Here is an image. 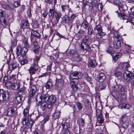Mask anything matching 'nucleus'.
Returning a JSON list of instances; mask_svg holds the SVG:
<instances>
[{"mask_svg":"<svg viewBox=\"0 0 134 134\" xmlns=\"http://www.w3.org/2000/svg\"><path fill=\"white\" fill-rule=\"evenodd\" d=\"M40 57L37 56H36L34 59V63L32 65L29 69V71L31 75L34 74L36 72L38 71V65L37 63Z\"/></svg>","mask_w":134,"mask_h":134,"instance_id":"f257e3e1","label":"nucleus"},{"mask_svg":"<svg viewBox=\"0 0 134 134\" xmlns=\"http://www.w3.org/2000/svg\"><path fill=\"white\" fill-rule=\"evenodd\" d=\"M124 79L126 81L130 82L132 85H134V75L128 70H126L123 74Z\"/></svg>","mask_w":134,"mask_h":134,"instance_id":"f03ea898","label":"nucleus"},{"mask_svg":"<svg viewBox=\"0 0 134 134\" xmlns=\"http://www.w3.org/2000/svg\"><path fill=\"white\" fill-rule=\"evenodd\" d=\"M116 13H117L118 16L121 19L126 20V23L128 21H129L130 23L134 25V19L130 15L128 16H126L123 13H118V11H116Z\"/></svg>","mask_w":134,"mask_h":134,"instance_id":"7ed1b4c3","label":"nucleus"},{"mask_svg":"<svg viewBox=\"0 0 134 134\" xmlns=\"http://www.w3.org/2000/svg\"><path fill=\"white\" fill-rule=\"evenodd\" d=\"M50 95L48 94L43 93L38 94L36 98V101L38 102H40L43 100L45 102H48L49 100Z\"/></svg>","mask_w":134,"mask_h":134,"instance_id":"20e7f679","label":"nucleus"},{"mask_svg":"<svg viewBox=\"0 0 134 134\" xmlns=\"http://www.w3.org/2000/svg\"><path fill=\"white\" fill-rule=\"evenodd\" d=\"M83 74L80 71H74L71 72L69 75L70 80H78L81 79L82 76Z\"/></svg>","mask_w":134,"mask_h":134,"instance_id":"39448f33","label":"nucleus"},{"mask_svg":"<svg viewBox=\"0 0 134 134\" xmlns=\"http://www.w3.org/2000/svg\"><path fill=\"white\" fill-rule=\"evenodd\" d=\"M5 16V12L2 10H0V23L4 27H5L7 25Z\"/></svg>","mask_w":134,"mask_h":134,"instance_id":"423d86ee","label":"nucleus"},{"mask_svg":"<svg viewBox=\"0 0 134 134\" xmlns=\"http://www.w3.org/2000/svg\"><path fill=\"white\" fill-rule=\"evenodd\" d=\"M22 123L23 125H26L27 128H31L34 122L33 120L27 119H23Z\"/></svg>","mask_w":134,"mask_h":134,"instance_id":"0eeeda50","label":"nucleus"},{"mask_svg":"<svg viewBox=\"0 0 134 134\" xmlns=\"http://www.w3.org/2000/svg\"><path fill=\"white\" fill-rule=\"evenodd\" d=\"M96 114L97 116L98 122L99 123L101 124L103 122L104 120L102 118L101 110L99 109H97L96 110Z\"/></svg>","mask_w":134,"mask_h":134,"instance_id":"6e6552de","label":"nucleus"},{"mask_svg":"<svg viewBox=\"0 0 134 134\" xmlns=\"http://www.w3.org/2000/svg\"><path fill=\"white\" fill-rule=\"evenodd\" d=\"M32 46L33 48V51L35 54L39 53L40 46L38 45L37 41L35 40L33 42Z\"/></svg>","mask_w":134,"mask_h":134,"instance_id":"1a4fd4ad","label":"nucleus"},{"mask_svg":"<svg viewBox=\"0 0 134 134\" xmlns=\"http://www.w3.org/2000/svg\"><path fill=\"white\" fill-rule=\"evenodd\" d=\"M9 92L7 91H4L2 94V100L4 102L8 100L9 97Z\"/></svg>","mask_w":134,"mask_h":134,"instance_id":"9d476101","label":"nucleus"},{"mask_svg":"<svg viewBox=\"0 0 134 134\" xmlns=\"http://www.w3.org/2000/svg\"><path fill=\"white\" fill-rule=\"evenodd\" d=\"M30 88L29 96L30 97H32L35 94L36 88V86L34 85H31Z\"/></svg>","mask_w":134,"mask_h":134,"instance_id":"9b49d317","label":"nucleus"},{"mask_svg":"<svg viewBox=\"0 0 134 134\" xmlns=\"http://www.w3.org/2000/svg\"><path fill=\"white\" fill-rule=\"evenodd\" d=\"M81 48L82 49H84L86 51L88 52H90L91 50V49L89 46L88 44L87 43L85 42H82L81 43Z\"/></svg>","mask_w":134,"mask_h":134,"instance_id":"f8f14e48","label":"nucleus"},{"mask_svg":"<svg viewBox=\"0 0 134 134\" xmlns=\"http://www.w3.org/2000/svg\"><path fill=\"white\" fill-rule=\"evenodd\" d=\"M24 56L22 55V56H20L18 59L19 61L22 65H24L27 64L28 62L27 59L24 58Z\"/></svg>","mask_w":134,"mask_h":134,"instance_id":"ddd939ff","label":"nucleus"},{"mask_svg":"<svg viewBox=\"0 0 134 134\" xmlns=\"http://www.w3.org/2000/svg\"><path fill=\"white\" fill-rule=\"evenodd\" d=\"M24 50H23V49L22 50L20 46H18L17 47L16 51V54L17 55V56H19L21 55V56H22V55L23 56L25 55L26 54H24V53L23 52Z\"/></svg>","mask_w":134,"mask_h":134,"instance_id":"4468645a","label":"nucleus"},{"mask_svg":"<svg viewBox=\"0 0 134 134\" xmlns=\"http://www.w3.org/2000/svg\"><path fill=\"white\" fill-rule=\"evenodd\" d=\"M113 44L115 48L120 49L121 43L119 39L114 40Z\"/></svg>","mask_w":134,"mask_h":134,"instance_id":"2eb2a0df","label":"nucleus"},{"mask_svg":"<svg viewBox=\"0 0 134 134\" xmlns=\"http://www.w3.org/2000/svg\"><path fill=\"white\" fill-rule=\"evenodd\" d=\"M18 66V64L15 61H14L9 65V69L11 70H13L16 69Z\"/></svg>","mask_w":134,"mask_h":134,"instance_id":"dca6fc26","label":"nucleus"},{"mask_svg":"<svg viewBox=\"0 0 134 134\" xmlns=\"http://www.w3.org/2000/svg\"><path fill=\"white\" fill-rule=\"evenodd\" d=\"M116 99V100L119 102H121L123 100H124L126 98V94H120Z\"/></svg>","mask_w":134,"mask_h":134,"instance_id":"f3484780","label":"nucleus"},{"mask_svg":"<svg viewBox=\"0 0 134 134\" xmlns=\"http://www.w3.org/2000/svg\"><path fill=\"white\" fill-rule=\"evenodd\" d=\"M76 105L78 108V109H77L76 107L74 105L73 108L75 111L78 112L82 109V104L80 102H77L76 103Z\"/></svg>","mask_w":134,"mask_h":134,"instance_id":"a211bd4d","label":"nucleus"},{"mask_svg":"<svg viewBox=\"0 0 134 134\" xmlns=\"http://www.w3.org/2000/svg\"><path fill=\"white\" fill-rule=\"evenodd\" d=\"M120 89L119 94H125L127 93V90L126 87L124 85H120Z\"/></svg>","mask_w":134,"mask_h":134,"instance_id":"6ab92c4d","label":"nucleus"},{"mask_svg":"<svg viewBox=\"0 0 134 134\" xmlns=\"http://www.w3.org/2000/svg\"><path fill=\"white\" fill-rule=\"evenodd\" d=\"M10 85L9 86V87H11L12 89L16 90L20 88V85L18 83H16L12 84L10 82L9 83Z\"/></svg>","mask_w":134,"mask_h":134,"instance_id":"aec40b11","label":"nucleus"},{"mask_svg":"<svg viewBox=\"0 0 134 134\" xmlns=\"http://www.w3.org/2000/svg\"><path fill=\"white\" fill-rule=\"evenodd\" d=\"M15 110L14 108L12 107L9 108L7 111V114L8 116H12L15 113Z\"/></svg>","mask_w":134,"mask_h":134,"instance_id":"412c9836","label":"nucleus"},{"mask_svg":"<svg viewBox=\"0 0 134 134\" xmlns=\"http://www.w3.org/2000/svg\"><path fill=\"white\" fill-rule=\"evenodd\" d=\"M105 78L106 77L105 75L103 73H101L98 76L97 80L99 82H102L104 81Z\"/></svg>","mask_w":134,"mask_h":134,"instance_id":"4be33fe9","label":"nucleus"},{"mask_svg":"<svg viewBox=\"0 0 134 134\" xmlns=\"http://www.w3.org/2000/svg\"><path fill=\"white\" fill-rule=\"evenodd\" d=\"M29 23L28 20H23L22 22L21 27L23 28H28L29 26Z\"/></svg>","mask_w":134,"mask_h":134,"instance_id":"5701e85b","label":"nucleus"},{"mask_svg":"<svg viewBox=\"0 0 134 134\" xmlns=\"http://www.w3.org/2000/svg\"><path fill=\"white\" fill-rule=\"evenodd\" d=\"M97 65V62L95 60H94L90 61L88 64V66L92 68H94Z\"/></svg>","mask_w":134,"mask_h":134,"instance_id":"b1692460","label":"nucleus"},{"mask_svg":"<svg viewBox=\"0 0 134 134\" xmlns=\"http://www.w3.org/2000/svg\"><path fill=\"white\" fill-rule=\"evenodd\" d=\"M23 97L21 96H18L14 98L15 102L17 104H19L22 101Z\"/></svg>","mask_w":134,"mask_h":134,"instance_id":"393cba45","label":"nucleus"},{"mask_svg":"<svg viewBox=\"0 0 134 134\" xmlns=\"http://www.w3.org/2000/svg\"><path fill=\"white\" fill-rule=\"evenodd\" d=\"M60 112L58 110H56L53 115V118L54 119H58L60 117Z\"/></svg>","mask_w":134,"mask_h":134,"instance_id":"a878e982","label":"nucleus"},{"mask_svg":"<svg viewBox=\"0 0 134 134\" xmlns=\"http://www.w3.org/2000/svg\"><path fill=\"white\" fill-rule=\"evenodd\" d=\"M23 114L24 115L23 119H28L29 116V110L28 108L25 109L23 111Z\"/></svg>","mask_w":134,"mask_h":134,"instance_id":"bb28decb","label":"nucleus"},{"mask_svg":"<svg viewBox=\"0 0 134 134\" xmlns=\"http://www.w3.org/2000/svg\"><path fill=\"white\" fill-rule=\"evenodd\" d=\"M120 85L118 86V85H114L113 87V93H115L116 95L119 94V90Z\"/></svg>","mask_w":134,"mask_h":134,"instance_id":"cd10ccee","label":"nucleus"},{"mask_svg":"<svg viewBox=\"0 0 134 134\" xmlns=\"http://www.w3.org/2000/svg\"><path fill=\"white\" fill-rule=\"evenodd\" d=\"M49 100L48 102L50 103L54 104L56 102V97L53 95H52L49 96Z\"/></svg>","mask_w":134,"mask_h":134,"instance_id":"c85d7f7f","label":"nucleus"},{"mask_svg":"<svg viewBox=\"0 0 134 134\" xmlns=\"http://www.w3.org/2000/svg\"><path fill=\"white\" fill-rule=\"evenodd\" d=\"M85 106L86 108L87 109H90L91 108V102L89 100L86 99L84 102Z\"/></svg>","mask_w":134,"mask_h":134,"instance_id":"c756f323","label":"nucleus"},{"mask_svg":"<svg viewBox=\"0 0 134 134\" xmlns=\"http://www.w3.org/2000/svg\"><path fill=\"white\" fill-rule=\"evenodd\" d=\"M74 60L77 62H79L81 61L82 59L81 56L80 55L78 54H75L74 56Z\"/></svg>","mask_w":134,"mask_h":134,"instance_id":"7c9ffc66","label":"nucleus"},{"mask_svg":"<svg viewBox=\"0 0 134 134\" xmlns=\"http://www.w3.org/2000/svg\"><path fill=\"white\" fill-rule=\"evenodd\" d=\"M26 88L25 87H23L21 88L18 90V94L20 95H23L26 93Z\"/></svg>","mask_w":134,"mask_h":134,"instance_id":"2f4dec72","label":"nucleus"},{"mask_svg":"<svg viewBox=\"0 0 134 134\" xmlns=\"http://www.w3.org/2000/svg\"><path fill=\"white\" fill-rule=\"evenodd\" d=\"M30 48V45L28 42L24 44V47L23 48V50H24L23 52L24 53V54H26L27 52L28 51V49Z\"/></svg>","mask_w":134,"mask_h":134,"instance_id":"473e14b6","label":"nucleus"},{"mask_svg":"<svg viewBox=\"0 0 134 134\" xmlns=\"http://www.w3.org/2000/svg\"><path fill=\"white\" fill-rule=\"evenodd\" d=\"M61 14L57 12L55 14L53 15V18H55L58 23L61 16Z\"/></svg>","mask_w":134,"mask_h":134,"instance_id":"72a5a7b5","label":"nucleus"},{"mask_svg":"<svg viewBox=\"0 0 134 134\" xmlns=\"http://www.w3.org/2000/svg\"><path fill=\"white\" fill-rule=\"evenodd\" d=\"M130 105L129 104L123 103L120 104L119 105V107L120 108H124L129 109L130 107Z\"/></svg>","mask_w":134,"mask_h":134,"instance_id":"f704fd0d","label":"nucleus"},{"mask_svg":"<svg viewBox=\"0 0 134 134\" xmlns=\"http://www.w3.org/2000/svg\"><path fill=\"white\" fill-rule=\"evenodd\" d=\"M55 7H53L52 8L50 9L49 11V16H53V15L57 13V11L55 10Z\"/></svg>","mask_w":134,"mask_h":134,"instance_id":"c9c22d12","label":"nucleus"},{"mask_svg":"<svg viewBox=\"0 0 134 134\" xmlns=\"http://www.w3.org/2000/svg\"><path fill=\"white\" fill-rule=\"evenodd\" d=\"M43 120L42 121V123L44 125L46 122L48 121L49 119V116L48 115H46L43 117Z\"/></svg>","mask_w":134,"mask_h":134,"instance_id":"e433bc0d","label":"nucleus"},{"mask_svg":"<svg viewBox=\"0 0 134 134\" xmlns=\"http://www.w3.org/2000/svg\"><path fill=\"white\" fill-rule=\"evenodd\" d=\"M53 86L52 82L50 81H48L46 83L45 87L47 89H49L51 88Z\"/></svg>","mask_w":134,"mask_h":134,"instance_id":"4c0bfd02","label":"nucleus"},{"mask_svg":"<svg viewBox=\"0 0 134 134\" xmlns=\"http://www.w3.org/2000/svg\"><path fill=\"white\" fill-rule=\"evenodd\" d=\"M84 9L87 10L89 12L91 11L92 9V6L87 4H85L84 6Z\"/></svg>","mask_w":134,"mask_h":134,"instance_id":"58836bf2","label":"nucleus"},{"mask_svg":"<svg viewBox=\"0 0 134 134\" xmlns=\"http://www.w3.org/2000/svg\"><path fill=\"white\" fill-rule=\"evenodd\" d=\"M88 23L87 21L84 20L81 24V27L84 29L86 28L88 26Z\"/></svg>","mask_w":134,"mask_h":134,"instance_id":"ea45409f","label":"nucleus"},{"mask_svg":"<svg viewBox=\"0 0 134 134\" xmlns=\"http://www.w3.org/2000/svg\"><path fill=\"white\" fill-rule=\"evenodd\" d=\"M105 35V34L102 32H98L96 35V37L97 38H100L104 36Z\"/></svg>","mask_w":134,"mask_h":134,"instance_id":"a19ab883","label":"nucleus"},{"mask_svg":"<svg viewBox=\"0 0 134 134\" xmlns=\"http://www.w3.org/2000/svg\"><path fill=\"white\" fill-rule=\"evenodd\" d=\"M78 123L80 126H83L85 124V120L82 118H80L79 119Z\"/></svg>","mask_w":134,"mask_h":134,"instance_id":"79ce46f5","label":"nucleus"},{"mask_svg":"<svg viewBox=\"0 0 134 134\" xmlns=\"http://www.w3.org/2000/svg\"><path fill=\"white\" fill-rule=\"evenodd\" d=\"M94 30H97L98 32H100L102 31V27L101 25L98 24L96 25L94 29Z\"/></svg>","mask_w":134,"mask_h":134,"instance_id":"37998d69","label":"nucleus"},{"mask_svg":"<svg viewBox=\"0 0 134 134\" xmlns=\"http://www.w3.org/2000/svg\"><path fill=\"white\" fill-rule=\"evenodd\" d=\"M62 126L63 130H68L69 127L70 125L69 123H65L62 124Z\"/></svg>","mask_w":134,"mask_h":134,"instance_id":"c03bdc74","label":"nucleus"},{"mask_svg":"<svg viewBox=\"0 0 134 134\" xmlns=\"http://www.w3.org/2000/svg\"><path fill=\"white\" fill-rule=\"evenodd\" d=\"M47 103L45 102H44L41 103L40 105L41 109L42 110H44L47 107Z\"/></svg>","mask_w":134,"mask_h":134,"instance_id":"a18cd8bd","label":"nucleus"},{"mask_svg":"<svg viewBox=\"0 0 134 134\" xmlns=\"http://www.w3.org/2000/svg\"><path fill=\"white\" fill-rule=\"evenodd\" d=\"M114 40L119 39V37H120V35L119 34V32L117 31L115 32L114 33Z\"/></svg>","mask_w":134,"mask_h":134,"instance_id":"49530a36","label":"nucleus"},{"mask_svg":"<svg viewBox=\"0 0 134 134\" xmlns=\"http://www.w3.org/2000/svg\"><path fill=\"white\" fill-rule=\"evenodd\" d=\"M8 77L6 76H5L3 79V82L5 83L6 85L8 87L9 86L8 84L9 83V82L8 81Z\"/></svg>","mask_w":134,"mask_h":134,"instance_id":"de8ad7c7","label":"nucleus"},{"mask_svg":"<svg viewBox=\"0 0 134 134\" xmlns=\"http://www.w3.org/2000/svg\"><path fill=\"white\" fill-rule=\"evenodd\" d=\"M112 56L113 57V58L114 60H117L118 59V58L120 57L118 53H116L113 54H112Z\"/></svg>","mask_w":134,"mask_h":134,"instance_id":"09e8293b","label":"nucleus"},{"mask_svg":"<svg viewBox=\"0 0 134 134\" xmlns=\"http://www.w3.org/2000/svg\"><path fill=\"white\" fill-rule=\"evenodd\" d=\"M105 87V86L104 84L101 83L100 84L98 87V90L99 91H100L104 89Z\"/></svg>","mask_w":134,"mask_h":134,"instance_id":"8fccbe9b","label":"nucleus"},{"mask_svg":"<svg viewBox=\"0 0 134 134\" xmlns=\"http://www.w3.org/2000/svg\"><path fill=\"white\" fill-rule=\"evenodd\" d=\"M32 35L38 38H39L40 37V36L39 33L36 31H33V33H32Z\"/></svg>","mask_w":134,"mask_h":134,"instance_id":"3c124183","label":"nucleus"},{"mask_svg":"<svg viewBox=\"0 0 134 134\" xmlns=\"http://www.w3.org/2000/svg\"><path fill=\"white\" fill-rule=\"evenodd\" d=\"M90 39V37L88 36H86L84 37L82 39V42H85L87 43L88 42Z\"/></svg>","mask_w":134,"mask_h":134,"instance_id":"603ef678","label":"nucleus"},{"mask_svg":"<svg viewBox=\"0 0 134 134\" xmlns=\"http://www.w3.org/2000/svg\"><path fill=\"white\" fill-rule=\"evenodd\" d=\"M61 7L62 8V11L63 12H65L66 9H68V10H69V6L62 5H61Z\"/></svg>","mask_w":134,"mask_h":134,"instance_id":"864d4df0","label":"nucleus"},{"mask_svg":"<svg viewBox=\"0 0 134 134\" xmlns=\"http://www.w3.org/2000/svg\"><path fill=\"white\" fill-rule=\"evenodd\" d=\"M93 28L92 26H89L88 27V33L89 35H91L92 33Z\"/></svg>","mask_w":134,"mask_h":134,"instance_id":"5fc2aeb1","label":"nucleus"},{"mask_svg":"<svg viewBox=\"0 0 134 134\" xmlns=\"http://www.w3.org/2000/svg\"><path fill=\"white\" fill-rule=\"evenodd\" d=\"M63 20L64 22L67 23L69 22V19L68 16L65 15L63 17Z\"/></svg>","mask_w":134,"mask_h":134,"instance_id":"6e6d98bb","label":"nucleus"},{"mask_svg":"<svg viewBox=\"0 0 134 134\" xmlns=\"http://www.w3.org/2000/svg\"><path fill=\"white\" fill-rule=\"evenodd\" d=\"M106 51L108 53L111 54L113 52V49L112 47L109 46L108 47Z\"/></svg>","mask_w":134,"mask_h":134,"instance_id":"4d7b16f0","label":"nucleus"},{"mask_svg":"<svg viewBox=\"0 0 134 134\" xmlns=\"http://www.w3.org/2000/svg\"><path fill=\"white\" fill-rule=\"evenodd\" d=\"M122 72H121L120 71H119L115 72L114 75L116 77H118L120 76Z\"/></svg>","mask_w":134,"mask_h":134,"instance_id":"13d9d810","label":"nucleus"},{"mask_svg":"<svg viewBox=\"0 0 134 134\" xmlns=\"http://www.w3.org/2000/svg\"><path fill=\"white\" fill-rule=\"evenodd\" d=\"M130 66V65L127 62L125 63L124 64L123 66V69H127Z\"/></svg>","mask_w":134,"mask_h":134,"instance_id":"bf43d9fd","label":"nucleus"},{"mask_svg":"<svg viewBox=\"0 0 134 134\" xmlns=\"http://www.w3.org/2000/svg\"><path fill=\"white\" fill-rule=\"evenodd\" d=\"M127 116L125 115H124L122 118V122H124L127 121Z\"/></svg>","mask_w":134,"mask_h":134,"instance_id":"052dcab7","label":"nucleus"},{"mask_svg":"<svg viewBox=\"0 0 134 134\" xmlns=\"http://www.w3.org/2000/svg\"><path fill=\"white\" fill-rule=\"evenodd\" d=\"M129 125V123L128 121L123 122L122 126L124 128H127Z\"/></svg>","mask_w":134,"mask_h":134,"instance_id":"680f3d73","label":"nucleus"},{"mask_svg":"<svg viewBox=\"0 0 134 134\" xmlns=\"http://www.w3.org/2000/svg\"><path fill=\"white\" fill-rule=\"evenodd\" d=\"M114 3L118 6L119 5V4L120 3V0H113Z\"/></svg>","mask_w":134,"mask_h":134,"instance_id":"e2e57ef3","label":"nucleus"},{"mask_svg":"<svg viewBox=\"0 0 134 134\" xmlns=\"http://www.w3.org/2000/svg\"><path fill=\"white\" fill-rule=\"evenodd\" d=\"M91 2L92 5L94 7H96L98 3L96 0H92Z\"/></svg>","mask_w":134,"mask_h":134,"instance_id":"0e129e2a","label":"nucleus"},{"mask_svg":"<svg viewBox=\"0 0 134 134\" xmlns=\"http://www.w3.org/2000/svg\"><path fill=\"white\" fill-rule=\"evenodd\" d=\"M2 6L5 9H9L10 8V6L7 4H2Z\"/></svg>","mask_w":134,"mask_h":134,"instance_id":"69168bd1","label":"nucleus"},{"mask_svg":"<svg viewBox=\"0 0 134 134\" xmlns=\"http://www.w3.org/2000/svg\"><path fill=\"white\" fill-rule=\"evenodd\" d=\"M17 44V42L16 41L14 40L12 42V44L11 48H12L13 47H15Z\"/></svg>","mask_w":134,"mask_h":134,"instance_id":"338daca9","label":"nucleus"},{"mask_svg":"<svg viewBox=\"0 0 134 134\" xmlns=\"http://www.w3.org/2000/svg\"><path fill=\"white\" fill-rule=\"evenodd\" d=\"M98 8L99 11H101L103 9L102 4V3H99L98 5Z\"/></svg>","mask_w":134,"mask_h":134,"instance_id":"774afa93","label":"nucleus"}]
</instances>
